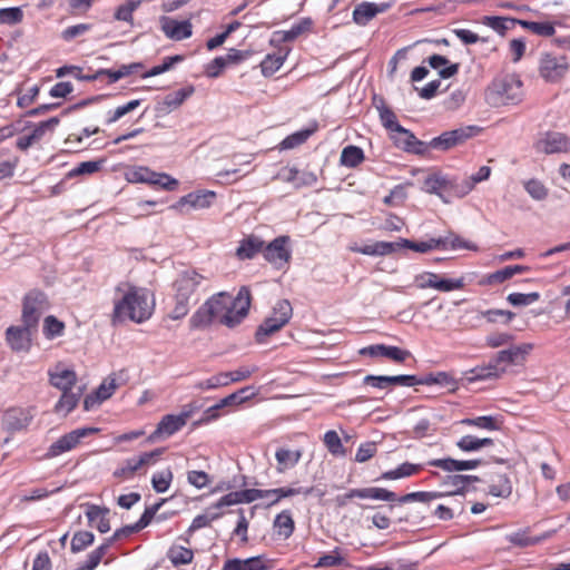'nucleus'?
Listing matches in <instances>:
<instances>
[{"mask_svg":"<svg viewBox=\"0 0 570 570\" xmlns=\"http://www.w3.org/2000/svg\"><path fill=\"white\" fill-rule=\"evenodd\" d=\"M264 246V242L259 237L250 235L240 242L236 254L240 259H250L257 253H263Z\"/></svg>","mask_w":570,"mask_h":570,"instance_id":"obj_32","label":"nucleus"},{"mask_svg":"<svg viewBox=\"0 0 570 570\" xmlns=\"http://www.w3.org/2000/svg\"><path fill=\"white\" fill-rule=\"evenodd\" d=\"M274 528L278 535L288 539L295 529L294 520L288 511H283L276 515L274 520Z\"/></svg>","mask_w":570,"mask_h":570,"instance_id":"obj_43","label":"nucleus"},{"mask_svg":"<svg viewBox=\"0 0 570 570\" xmlns=\"http://www.w3.org/2000/svg\"><path fill=\"white\" fill-rule=\"evenodd\" d=\"M423 189L429 194L438 195L445 204H450L452 198H462L471 190V181L465 177H449L442 174L428 176L423 183Z\"/></svg>","mask_w":570,"mask_h":570,"instance_id":"obj_4","label":"nucleus"},{"mask_svg":"<svg viewBox=\"0 0 570 570\" xmlns=\"http://www.w3.org/2000/svg\"><path fill=\"white\" fill-rule=\"evenodd\" d=\"M108 550V544H101L99 546L97 549H95L94 551H91L88 557H87V560L81 564L79 566L78 568L73 569V570H94L98 567V564L100 563L101 559L104 558V556L106 554Z\"/></svg>","mask_w":570,"mask_h":570,"instance_id":"obj_55","label":"nucleus"},{"mask_svg":"<svg viewBox=\"0 0 570 570\" xmlns=\"http://www.w3.org/2000/svg\"><path fill=\"white\" fill-rule=\"evenodd\" d=\"M148 180L146 184L159 186L166 190H174L178 181L175 178H171L169 175L164 173H156L149 169V175H147Z\"/></svg>","mask_w":570,"mask_h":570,"instance_id":"obj_49","label":"nucleus"},{"mask_svg":"<svg viewBox=\"0 0 570 570\" xmlns=\"http://www.w3.org/2000/svg\"><path fill=\"white\" fill-rule=\"evenodd\" d=\"M540 298V294L538 292H532L528 294L523 293H511L508 295L507 301L513 306H528Z\"/></svg>","mask_w":570,"mask_h":570,"instance_id":"obj_59","label":"nucleus"},{"mask_svg":"<svg viewBox=\"0 0 570 570\" xmlns=\"http://www.w3.org/2000/svg\"><path fill=\"white\" fill-rule=\"evenodd\" d=\"M94 534L89 531L76 532L71 540V551L79 552L94 542Z\"/></svg>","mask_w":570,"mask_h":570,"instance_id":"obj_60","label":"nucleus"},{"mask_svg":"<svg viewBox=\"0 0 570 570\" xmlns=\"http://www.w3.org/2000/svg\"><path fill=\"white\" fill-rule=\"evenodd\" d=\"M518 24L540 37H552L556 33L553 23L549 21H528L519 19Z\"/></svg>","mask_w":570,"mask_h":570,"instance_id":"obj_41","label":"nucleus"},{"mask_svg":"<svg viewBox=\"0 0 570 570\" xmlns=\"http://www.w3.org/2000/svg\"><path fill=\"white\" fill-rule=\"evenodd\" d=\"M442 497V493L440 492H426V491H419V492H411L407 494H404L400 498H397L399 503H410V502H422V503H429L432 500L439 499Z\"/></svg>","mask_w":570,"mask_h":570,"instance_id":"obj_52","label":"nucleus"},{"mask_svg":"<svg viewBox=\"0 0 570 570\" xmlns=\"http://www.w3.org/2000/svg\"><path fill=\"white\" fill-rule=\"evenodd\" d=\"M36 332L37 327H30L23 323L20 326H9L6 331V340L12 351L28 352Z\"/></svg>","mask_w":570,"mask_h":570,"instance_id":"obj_16","label":"nucleus"},{"mask_svg":"<svg viewBox=\"0 0 570 570\" xmlns=\"http://www.w3.org/2000/svg\"><path fill=\"white\" fill-rule=\"evenodd\" d=\"M481 131L476 126L460 127L441 134L433 138L429 146L433 149L449 150L452 147L463 144L468 139L474 137Z\"/></svg>","mask_w":570,"mask_h":570,"instance_id":"obj_10","label":"nucleus"},{"mask_svg":"<svg viewBox=\"0 0 570 570\" xmlns=\"http://www.w3.org/2000/svg\"><path fill=\"white\" fill-rule=\"evenodd\" d=\"M525 191L534 200H544L548 197V188L538 179H529L523 183Z\"/></svg>","mask_w":570,"mask_h":570,"instance_id":"obj_54","label":"nucleus"},{"mask_svg":"<svg viewBox=\"0 0 570 570\" xmlns=\"http://www.w3.org/2000/svg\"><path fill=\"white\" fill-rule=\"evenodd\" d=\"M428 62L431 68L439 70V76L449 79L459 72V63H450L448 58L441 55L429 57Z\"/></svg>","mask_w":570,"mask_h":570,"instance_id":"obj_34","label":"nucleus"},{"mask_svg":"<svg viewBox=\"0 0 570 570\" xmlns=\"http://www.w3.org/2000/svg\"><path fill=\"white\" fill-rule=\"evenodd\" d=\"M22 11L20 8H3L0 9V23L1 24H16L22 20Z\"/></svg>","mask_w":570,"mask_h":570,"instance_id":"obj_63","label":"nucleus"},{"mask_svg":"<svg viewBox=\"0 0 570 570\" xmlns=\"http://www.w3.org/2000/svg\"><path fill=\"white\" fill-rule=\"evenodd\" d=\"M193 405H187L179 414H167L163 416L156 430L149 436V441H155L161 436H170L184 428L188 419L193 415Z\"/></svg>","mask_w":570,"mask_h":570,"instance_id":"obj_11","label":"nucleus"},{"mask_svg":"<svg viewBox=\"0 0 570 570\" xmlns=\"http://www.w3.org/2000/svg\"><path fill=\"white\" fill-rule=\"evenodd\" d=\"M348 497H357L360 499H373L382 501H397L396 494L384 488H363L352 489L348 491Z\"/></svg>","mask_w":570,"mask_h":570,"instance_id":"obj_30","label":"nucleus"},{"mask_svg":"<svg viewBox=\"0 0 570 570\" xmlns=\"http://www.w3.org/2000/svg\"><path fill=\"white\" fill-rule=\"evenodd\" d=\"M83 389L77 386L69 391H62V395L55 406L56 413L69 414L79 403Z\"/></svg>","mask_w":570,"mask_h":570,"instance_id":"obj_31","label":"nucleus"},{"mask_svg":"<svg viewBox=\"0 0 570 570\" xmlns=\"http://www.w3.org/2000/svg\"><path fill=\"white\" fill-rule=\"evenodd\" d=\"M390 3L362 2L353 11V20L358 26H366L376 14L390 9Z\"/></svg>","mask_w":570,"mask_h":570,"instance_id":"obj_23","label":"nucleus"},{"mask_svg":"<svg viewBox=\"0 0 570 570\" xmlns=\"http://www.w3.org/2000/svg\"><path fill=\"white\" fill-rule=\"evenodd\" d=\"M267 568L266 558L264 556H256L244 560H227L222 570H266Z\"/></svg>","mask_w":570,"mask_h":570,"instance_id":"obj_27","label":"nucleus"},{"mask_svg":"<svg viewBox=\"0 0 570 570\" xmlns=\"http://www.w3.org/2000/svg\"><path fill=\"white\" fill-rule=\"evenodd\" d=\"M395 247L396 246L390 244L389 242H375L363 247H358L357 245L350 246V250L368 256H384L394 253Z\"/></svg>","mask_w":570,"mask_h":570,"instance_id":"obj_35","label":"nucleus"},{"mask_svg":"<svg viewBox=\"0 0 570 570\" xmlns=\"http://www.w3.org/2000/svg\"><path fill=\"white\" fill-rule=\"evenodd\" d=\"M275 314H279V317L269 316L267 317L256 331V341L263 343L265 337L278 332L285 326L293 314V308L287 299H281L275 304Z\"/></svg>","mask_w":570,"mask_h":570,"instance_id":"obj_7","label":"nucleus"},{"mask_svg":"<svg viewBox=\"0 0 570 570\" xmlns=\"http://www.w3.org/2000/svg\"><path fill=\"white\" fill-rule=\"evenodd\" d=\"M364 160V151L357 146H346L341 153L340 161L343 166L353 168Z\"/></svg>","mask_w":570,"mask_h":570,"instance_id":"obj_45","label":"nucleus"},{"mask_svg":"<svg viewBox=\"0 0 570 570\" xmlns=\"http://www.w3.org/2000/svg\"><path fill=\"white\" fill-rule=\"evenodd\" d=\"M522 97V81L514 75L494 81L488 94V100L493 106L517 105Z\"/></svg>","mask_w":570,"mask_h":570,"instance_id":"obj_5","label":"nucleus"},{"mask_svg":"<svg viewBox=\"0 0 570 570\" xmlns=\"http://www.w3.org/2000/svg\"><path fill=\"white\" fill-rule=\"evenodd\" d=\"M109 513V509L101 508L95 504H88L86 515L88 518L89 524H96V528L99 532L106 533L110 530V522L107 518Z\"/></svg>","mask_w":570,"mask_h":570,"instance_id":"obj_29","label":"nucleus"},{"mask_svg":"<svg viewBox=\"0 0 570 570\" xmlns=\"http://www.w3.org/2000/svg\"><path fill=\"white\" fill-rule=\"evenodd\" d=\"M205 282V277L195 269H186L177 275L173 283L171 320H180L188 314L190 307L199 301Z\"/></svg>","mask_w":570,"mask_h":570,"instance_id":"obj_3","label":"nucleus"},{"mask_svg":"<svg viewBox=\"0 0 570 570\" xmlns=\"http://www.w3.org/2000/svg\"><path fill=\"white\" fill-rule=\"evenodd\" d=\"M250 302L247 286H242L234 298L227 292H219L197 308L189 320V326L191 330H203L217 322L234 328L247 317Z\"/></svg>","mask_w":570,"mask_h":570,"instance_id":"obj_1","label":"nucleus"},{"mask_svg":"<svg viewBox=\"0 0 570 570\" xmlns=\"http://www.w3.org/2000/svg\"><path fill=\"white\" fill-rule=\"evenodd\" d=\"M519 19L517 18H505V17H497V16H484L482 18V23L501 36L505 33L507 30L511 29L513 26L518 24Z\"/></svg>","mask_w":570,"mask_h":570,"instance_id":"obj_39","label":"nucleus"},{"mask_svg":"<svg viewBox=\"0 0 570 570\" xmlns=\"http://www.w3.org/2000/svg\"><path fill=\"white\" fill-rule=\"evenodd\" d=\"M390 244L396 246L395 252L400 248H409L415 250L417 253H428L433 249H439L440 246L445 245V240H440L438 238H430L424 242H413L410 239L401 238L399 242H389Z\"/></svg>","mask_w":570,"mask_h":570,"instance_id":"obj_28","label":"nucleus"},{"mask_svg":"<svg viewBox=\"0 0 570 570\" xmlns=\"http://www.w3.org/2000/svg\"><path fill=\"white\" fill-rule=\"evenodd\" d=\"M275 458L277 460L278 472H284L287 469L295 466L302 458L301 450H288V449H278L275 453Z\"/></svg>","mask_w":570,"mask_h":570,"instance_id":"obj_38","label":"nucleus"},{"mask_svg":"<svg viewBox=\"0 0 570 570\" xmlns=\"http://www.w3.org/2000/svg\"><path fill=\"white\" fill-rule=\"evenodd\" d=\"M285 58L286 56L282 55H267L261 63L263 75H274L283 66Z\"/></svg>","mask_w":570,"mask_h":570,"instance_id":"obj_56","label":"nucleus"},{"mask_svg":"<svg viewBox=\"0 0 570 570\" xmlns=\"http://www.w3.org/2000/svg\"><path fill=\"white\" fill-rule=\"evenodd\" d=\"M216 197V194L212 190H199L189 193L183 196L175 205L173 209L183 212L185 206H189L193 209L208 208L212 202Z\"/></svg>","mask_w":570,"mask_h":570,"instance_id":"obj_20","label":"nucleus"},{"mask_svg":"<svg viewBox=\"0 0 570 570\" xmlns=\"http://www.w3.org/2000/svg\"><path fill=\"white\" fill-rule=\"evenodd\" d=\"M116 292L121 296L115 299L114 303L112 324L122 323L127 320L142 323L153 315L155 301L146 288L129 283H120L117 285Z\"/></svg>","mask_w":570,"mask_h":570,"instance_id":"obj_2","label":"nucleus"},{"mask_svg":"<svg viewBox=\"0 0 570 570\" xmlns=\"http://www.w3.org/2000/svg\"><path fill=\"white\" fill-rule=\"evenodd\" d=\"M289 237L278 236L269 244L264 246V258L277 268L286 265L291 259V249L288 248Z\"/></svg>","mask_w":570,"mask_h":570,"instance_id":"obj_13","label":"nucleus"},{"mask_svg":"<svg viewBox=\"0 0 570 570\" xmlns=\"http://www.w3.org/2000/svg\"><path fill=\"white\" fill-rule=\"evenodd\" d=\"M167 558L174 566L188 564L193 561L194 552L190 549L174 546L167 552Z\"/></svg>","mask_w":570,"mask_h":570,"instance_id":"obj_48","label":"nucleus"},{"mask_svg":"<svg viewBox=\"0 0 570 570\" xmlns=\"http://www.w3.org/2000/svg\"><path fill=\"white\" fill-rule=\"evenodd\" d=\"M163 452V449H156L141 453L138 456L128 458L115 470L114 476L121 480H130L141 469L155 464Z\"/></svg>","mask_w":570,"mask_h":570,"instance_id":"obj_9","label":"nucleus"},{"mask_svg":"<svg viewBox=\"0 0 570 570\" xmlns=\"http://www.w3.org/2000/svg\"><path fill=\"white\" fill-rule=\"evenodd\" d=\"M173 478H174V474H173V472H171V470L169 468H167V469H165L163 471L154 473V475L151 478L153 489L157 493L166 492L169 489V487H170Z\"/></svg>","mask_w":570,"mask_h":570,"instance_id":"obj_50","label":"nucleus"},{"mask_svg":"<svg viewBox=\"0 0 570 570\" xmlns=\"http://www.w3.org/2000/svg\"><path fill=\"white\" fill-rule=\"evenodd\" d=\"M312 26L313 20L311 18H303L297 23L293 24L289 30L274 32V37H277V40L282 42L293 41L302 33L309 31Z\"/></svg>","mask_w":570,"mask_h":570,"instance_id":"obj_33","label":"nucleus"},{"mask_svg":"<svg viewBox=\"0 0 570 570\" xmlns=\"http://www.w3.org/2000/svg\"><path fill=\"white\" fill-rule=\"evenodd\" d=\"M533 348V345L530 343H524L521 345L511 346L507 350H502L495 355V363H505V364H518L524 356Z\"/></svg>","mask_w":570,"mask_h":570,"instance_id":"obj_26","label":"nucleus"},{"mask_svg":"<svg viewBox=\"0 0 570 570\" xmlns=\"http://www.w3.org/2000/svg\"><path fill=\"white\" fill-rule=\"evenodd\" d=\"M489 493L497 498H508L512 493V484L505 474H495L489 487Z\"/></svg>","mask_w":570,"mask_h":570,"instance_id":"obj_40","label":"nucleus"},{"mask_svg":"<svg viewBox=\"0 0 570 570\" xmlns=\"http://www.w3.org/2000/svg\"><path fill=\"white\" fill-rule=\"evenodd\" d=\"M277 177L285 183L292 184L295 188L313 186L317 181L314 173L308 170H298L295 167L283 168Z\"/></svg>","mask_w":570,"mask_h":570,"instance_id":"obj_21","label":"nucleus"},{"mask_svg":"<svg viewBox=\"0 0 570 570\" xmlns=\"http://www.w3.org/2000/svg\"><path fill=\"white\" fill-rule=\"evenodd\" d=\"M324 444L333 455H345V449L338 434L335 431H327L324 435Z\"/></svg>","mask_w":570,"mask_h":570,"instance_id":"obj_58","label":"nucleus"},{"mask_svg":"<svg viewBox=\"0 0 570 570\" xmlns=\"http://www.w3.org/2000/svg\"><path fill=\"white\" fill-rule=\"evenodd\" d=\"M534 148L538 153L546 155L568 153L570 151V138L562 132L549 131L535 141Z\"/></svg>","mask_w":570,"mask_h":570,"instance_id":"obj_15","label":"nucleus"},{"mask_svg":"<svg viewBox=\"0 0 570 570\" xmlns=\"http://www.w3.org/2000/svg\"><path fill=\"white\" fill-rule=\"evenodd\" d=\"M312 488L303 489V488H278L267 490L268 497L275 495V499L271 501V505L277 503L283 498L294 497L298 494L308 495L312 493Z\"/></svg>","mask_w":570,"mask_h":570,"instance_id":"obj_51","label":"nucleus"},{"mask_svg":"<svg viewBox=\"0 0 570 570\" xmlns=\"http://www.w3.org/2000/svg\"><path fill=\"white\" fill-rule=\"evenodd\" d=\"M159 22L161 31L170 40L180 41L193 35V24L189 20L178 21L171 17L163 16Z\"/></svg>","mask_w":570,"mask_h":570,"instance_id":"obj_17","label":"nucleus"},{"mask_svg":"<svg viewBox=\"0 0 570 570\" xmlns=\"http://www.w3.org/2000/svg\"><path fill=\"white\" fill-rule=\"evenodd\" d=\"M548 534H543L540 537H529L528 535V529L527 530H520L510 534H507L505 539L513 546L525 548L530 546L538 544L542 540L547 539Z\"/></svg>","mask_w":570,"mask_h":570,"instance_id":"obj_42","label":"nucleus"},{"mask_svg":"<svg viewBox=\"0 0 570 570\" xmlns=\"http://www.w3.org/2000/svg\"><path fill=\"white\" fill-rule=\"evenodd\" d=\"M460 423L487 431H497L500 430L501 426V422L498 420V417L491 415L478 416L474 419H463Z\"/></svg>","mask_w":570,"mask_h":570,"instance_id":"obj_46","label":"nucleus"},{"mask_svg":"<svg viewBox=\"0 0 570 570\" xmlns=\"http://www.w3.org/2000/svg\"><path fill=\"white\" fill-rule=\"evenodd\" d=\"M423 469L422 464H414L404 462L393 470L382 473L381 479L383 480H399L410 478L417 474Z\"/></svg>","mask_w":570,"mask_h":570,"instance_id":"obj_36","label":"nucleus"},{"mask_svg":"<svg viewBox=\"0 0 570 570\" xmlns=\"http://www.w3.org/2000/svg\"><path fill=\"white\" fill-rule=\"evenodd\" d=\"M480 479L476 475H448L443 480V485L452 488L450 494H463L466 487L472 482H479Z\"/></svg>","mask_w":570,"mask_h":570,"instance_id":"obj_37","label":"nucleus"},{"mask_svg":"<svg viewBox=\"0 0 570 570\" xmlns=\"http://www.w3.org/2000/svg\"><path fill=\"white\" fill-rule=\"evenodd\" d=\"M65 325L55 316H47L43 321V334L48 338H52L62 334Z\"/></svg>","mask_w":570,"mask_h":570,"instance_id":"obj_61","label":"nucleus"},{"mask_svg":"<svg viewBox=\"0 0 570 570\" xmlns=\"http://www.w3.org/2000/svg\"><path fill=\"white\" fill-rule=\"evenodd\" d=\"M33 415L29 409L11 407L8 409L1 420V426L10 434L27 430Z\"/></svg>","mask_w":570,"mask_h":570,"instance_id":"obj_14","label":"nucleus"},{"mask_svg":"<svg viewBox=\"0 0 570 570\" xmlns=\"http://www.w3.org/2000/svg\"><path fill=\"white\" fill-rule=\"evenodd\" d=\"M361 355H367L371 357H386L394 362L402 363L411 356V352L407 350H402L397 346L384 345V344H375L365 346L358 352Z\"/></svg>","mask_w":570,"mask_h":570,"instance_id":"obj_18","label":"nucleus"},{"mask_svg":"<svg viewBox=\"0 0 570 570\" xmlns=\"http://www.w3.org/2000/svg\"><path fill=\"white\" fill-rule=\"evenodd\" d=\"M99 429L97 428H80L76 429L62 436H60L56 442H53L46 454L47 458H56L60 454L71 451L75 449L81 441V439L87 438L97 433Z\"/></svg>","mask_w":570,"mask_h":570,"instance_id":"obj_12","label":"nucleus"},{"mask_svg":"<svg viewBox=\"0 0 570 570\" xmlns=\"http://www.w3.org/2000/svg\"><path fill=\"white\" fill-rule=\"evenodd\" d=\"M568 58L553 52H542L539 60V73L548 82H557L569 70Z\"/></svg>","mask_w":570,"mask_h":570,"instance_id":"obj_8","label":"nucleus"},{"mask_svg":"<svg viewBox=\"0 0 570 570\" xmlns=\"http://www.w3.org/2000/svg\"><path fill=\"white\" fill-rule=\"evenodd\" d=\"M49 382L61 392L69 391L76 389L77 374L72 370L57 366L53 371H49Z\"/></svg>","mask_w":570,"mask_h":570,"instance_id":"obj_25","label":"nucleus"},{"mask_svg":"<svg viewBox=\"0 0 570 570\" xmlns=\"http://www.w3.org/2000/svg\"><path fill=\"white\" fill-rule=\"evenodd\" d=\"M48 308L49 302L43 292L38 289L29 291L22 299V323L38 328L39 320Z\"/></svg>","mask_w":570,"mask_h":570,"instance_id":"obj_6","label":"nucleus"},{"mask_svg":"<svg viewBox=\"0 0 570 570\" xmlns=\"http://www.w3.org/2000/svg\"><path fill=\"white\" fill-rule=\"evenodd\" d=\"M391 134L395 145L406 151L423 154L426 150L424 142L420 141L410 130L402 126Z\"/></svg>","mask_w":570,"mask_h":570,"instance_id":"obj_22","label":"nucleus"},{"mask_svg":"<svg viewBox=\"0 0 570 570\" xmlns=\"http://www.w3.org/2000/svg\"><path fill=\"white\" fill-rule=\"evenodd\" d=\"M220 517V512L198 514L194 518L191 524L189 525L188 532L193 533L202 528L208 527L212 521L217 520Z\"/></svg>","mask_w":570,"mask_h":570,"instance_id":"obj_62","label":"nucleus"},{"mask_svg":"<svg viewBox=\"0 0 570 570\" xmlns=\"http://www.w3.org/2000/svg\"><path fill=\"white\" fill-rule=\"evenodd\" d=\"M140 0H128L119 6L115 12V19L125 22H132V13L140 6Z\"/></svg>","mask_w":570,"mask_h":570,"instance_id":"obj_57","label":"nucleus"},{"mask_svg":"<svg viewBox=\"0 0 570 570\" xmlns=\"http://www.w3.org/2000/svg\"><path fill=\"white\" fill-rule=\"evenodd\" d=\"M316 131V125L312 128H306L299 131H296L285 139L282 140L279 147L283 150L293 149L303 145L314 132Z\"/></svg>","mask_w":570,"mask_h":570,"instance_id":"obj_44","label":"nucleus"},{"mask_svg":"<svg viewBox=\"0 0 570 570\" xmlns=\"http://www.w3.org/2000/svg\"><path fill=\"white\" fill-rule=\"evenodd\" d=\"M60 119L58 117H52L48 120L39 122L32 130L31 134L20 137L17 139V148L20 150H27L29 147L39 142L47 131H53L55 128L59 125Z\"/></svg>","mask_w":570,"mask_h":570,"instance_id":"obj_19","label":"nucleus"},{"mask_svg":"<svg viewBox=\"0 0 570 570\" xmlns=\"http://www.w3.org/2000/svg\"><path fill=\"white\" fill-rule=\"evenodd\" d=\"M438 239L445 240V245L440 246L439 249H448V248L460 249V248H463V249L476 250V246L474 244H471L470 242L464 240L463 238H461L460 236H458V235H455L453 233H449L446 236L439 237Z\"/></svg>","mask_w":570,"mask_h":570,"instance_id":"obj_53","label":"nucleus"},{"mask_svg":"<svg viewBox=\"0 0 570 570\" xmlns=\"http://www.w3.org/2000/svg\"><path fill=\"white\" fill-rule=\"evenodd\" d=\"M249 391H250V387L247 386V387H243V389L238 390L235 393L229 394L228 396L222 399L219 401V403H217L216 405L209 407L207 410V413H209L210 417H216L217 416V411L219 409L225 407V406H229L232 404L242 403V402L246 401L248 399V396L240 397V393H247Z\"/></svg>","mask_w":570,"mask_h":570,"instance_id":"obj_47","label":"nucleus"},{"mask_svg":"<svg viewBox=\"0 0 570 570\" xmlns=\"http://www.w3.org/2000/svg\"><path fill=\"white\" fill-rule=\"evenodd\" d=\"M380 119L382 125L389 129L391 132L395 131L401 125L396 120L395 114L387 107L382 106L379 108Z\"/></svg>","mask_w":570,"mask_h":570,"instance_id":"obj_64","label":"nucleus"},{"mask_svg":"<svg viewBox=\"0 0 570 570\" xmlns=\"http://www.w3.org/2000/svg\"><path fill=\"white\" fill-rule=\"evenodd\" d=\"M194 86H187L185 88L167 94L158 104V110L165 114H169L178 109L185 102V100L194 94Z\"/></svg>","mask_w":570,"mask_h":570,"instance_id":"obj_24","label":"nucleus"}]
</instances>
